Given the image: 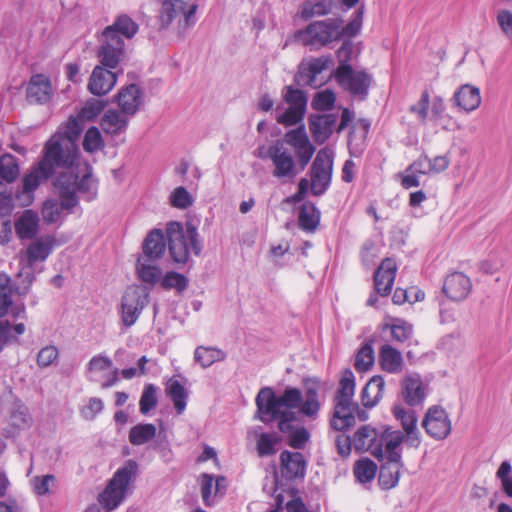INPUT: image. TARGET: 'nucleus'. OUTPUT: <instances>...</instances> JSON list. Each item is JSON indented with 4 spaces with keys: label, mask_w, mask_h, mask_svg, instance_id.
<instances>
[{
    "label": "nucleus",
    "mask_w": 512,
    "mask_h": 512,
    "mask_svg": "<svg viewBox=\"0 0 512 512\" xmlns=\"http://www.w3.org/2000/svg\"><path fill=\"white\" fill-rule=\"evenodd\" d=\"M304 382V398L302 391L296 387L286 388L280 396H277L270 387L262 388L256 397L259 419L262 422L276 421L278 429L283 433L293 429V423L297 420L293 409H299L305 417L316 419L321 410L320 381L306 379Z\"/></svg>",
    "instance_id": "nucleus-1"
},
{
    "label": "nucleus",
    "mask_w": 512,
    "mask_h": 512,
    "mask_svg": "<svg viewBox=\"0 0 512 512\" xmlns=\"http://www.w3.org/2000/svg\"><path fill=\"white\" fill-rule=\"evenodd\" d=\"M78 159V148L68 143L62 136L53 135L44 145L43 156L21 179V189L15 194L23 207L30 206L35 199V191L52 177L57 168L74 171Z\"/></svg>",
    "instance_id": "nucleus-2"
},
{
    "label": "nucleus",
    "mask_w": 512,
    "mask_h": 512,
    "mask_svg": "<svg viewBox=\"0 0 512 512\" xmlns=\"http://www.w3.org/2000/svg\"><path fill=\"white\" fill-rule=\"evenodd\" d=\"M91 184L90 171H86L81 177L74 171L61 172L54 181L60 203L46 201L42 208L43 220L48 224L57 222L63 209L69 210L78 204L76 193L90 191Z\"/></svg>",
    "instance_id": "nucleus-3"
},
{
    "label": "nucleus",
    "mask_w": 512,
    "mask_h": 512,
    "mask_svg": "<svg viewBox=\"0 0 512 512\" xmlns=\"http://www.w3.org/2000/svg\"><path fill=\"white\" fill-rule=\"evenodd\" d=\"M138 24L123 14L116 18L112 25L102 32V42L97 57L102 66L115 69L125 57L123 38L131 39L138 32Z\"/></svg>",
    "instance_id": "nucleus-4"
},
{
    "label": "nucleus",
    "mask_w": 512,
    "mask_h": 512,
    "mask_svg": "<svg viewBox=\"0 0 512 512\" xmlns=\"http://www.w3.org/2000/svg\"><path fill=\"white\" fill-rule=\"evenodd\" d=\"M355 376L350 369L341 373L338 388L333 398V412L330 427L337 432H344L355 426V412L358 403L354 401Z\"/></svg>",
    "instance_id": "nucleus-5"
},
{
    "label": "nucleus",
    "mask_w": 512,
    "mask_h": 512,
    "mask_svg": "<svg viewBox=\"0 0 512 512\" xmlns=\"http://www.w3.org/2000/svg\"><path fill=\"white\" fill-rule=\"evenodd\" d=\"M168 246L172 259L177 263H186L191 253L198 256L201 243L198 232L192 223H186L185 228L179 222H170L166 228Z\"/></svg>",
    "instance_id": "nucleus-6"
},
{
    "label": "nucleus",
    "mask_w": 512,
    "mask_h": 512,
    "mask_svg": "<svg viewBox=\"0 0 512 512\" xmlns=\"http://www.w3.org/2000/svg\"><path fill=\"white\" fill-rule=\"evenodd\" d=\"M137 472L138 464L131 459L116 470L105 489L98 495V502L103 509L110 512L122 503L130 483L136 478Z\"/></svg>",
    "instance_id": "nucleus-7"
},
{
    "label": "nucleus",
    "mask_w": 512,
    "mask_h": 512,
    "mask_svg": "<svg viewBox=\"0 0 512 512\" xmlns=\"http://www.w3.org/2000/svg\"><path fill=\"white\" fill-rule=\"evenodd\" d=\"M304 46L319 49L341 39L340 19L329 18L313 21L295 34Z\"/></svg>",
    "instance_id": "nucleus-8"
},
{
    "label": "nucleus",
    "mask_w": 512,
    "mask_h": 512,
    "mask_svg": "<svg viewBox=\"0 0 512 512\" xmlns=\"http://www.w3.org/2000/svg\"><path fill=\"white\" fill-rule=\"evenodd\" d=\"M260 159H270L273 164L272 175L277 179L291 180L298 174L297 164L284 143L276 140L270 146L261 145L255 151Z\"/></svg>",
    "instance_id": "nucleus-9"
},
{
    "label": "nucleus",
    "mask_w": 512,
    "mask_h": 512,
    "mask_svg": "<svg viewBox=\"0 0 512 512\" xmlns=\"http://www.w3.org/2000/svg\"><path fill=\"white\" fill-rule=\"evenodd\" d=\"M197 8L195 0H164L159 15L161 26L167 27L177 21L180 27H189L195 22Z\"/></svg>",
    "instance_id": "nucleus-10"
},
{
    "label": "nucleus",
    "mask_w": 512,
    "mask_h": 512,
    "mask_svg": "<svg viewBox=\"0 0 512 512\" xmlns=\"http://www.w3.org/2000/svg\"><path fill=\"white\" fill-rule=\"evenodd\" d=\"M149 303V293L139 286H130L121 299L120 318L123 326L129 328L139 319Z\"/></svg>",
    "instance_id": "nucleus-11"
},
{
    "label": "nucleus",
    "mask_w": 512,
    "mask_h": 512,
    "mask_svg": "<svg viewBox=\"0 0 512 512\" xmlns=\"http://www.w3.org/2000/svg\"><path fill=\"white\" fill-rule=\"evenodd\" d=\"M421 426L426 434L436 441L445 440L452 431L450 416L440 405H432L426 410Z\"/></svg>",
    "instance_id": "nucleus-12"
},
{
    "label": "nucleus",
    "mask_w": 512,
    "mask_h": 512,
    "mask_svg": "<svg viewBox=\"0 0 512 512\" xmlns=\"http://www.w3.org/2000/svg\"><path fill=\"white\" fill-rule=\"evenodd\" d=\"M338 84L352 95L365 97L371 84L370 76L364 71H354L350 64L339 65L334 72Z\"/></svg>",
    "instance_id": "nucleus-13"
},
{
    "label": "nucleus",
    "mask_w": 512,
    "mask_h": 512,
    "mask_svg": "<svg viewBox=\"0 0 512 512\" xmlns=\"http://www.w3.org/2000/svg\"><path fill=\"white\" fill-rule=\"evenodd\" d=\"M283 99L289 107L282 115L277 117V122L285 126H292L301 122L307 106L306 94L300 89L286 86Z\"/></svg>",
    "instance_id": "nucleus-14"
},
{
    "label": "nucleus",
    "mask_w": 512,
    "mask_h": 512,
    "mask_svg": "<svg viewBox=\"0 0 512 512\" xmlns=\"http://www.w3.org/2000/svg\"><path fill=\"white\" fill-rule=\"evenodd\" d=\"M333 171V159L328 152L320 150L311 167V191L322 195L329 187Z\"/></svg>",
    "instance_id": "nucleus-15"
},
{
    "label": "nucleus",
    "mask_w": 512,
    "mask_h": 512,
    "mask_svg": "<svg viewBox=\"0 0 512 512\" xmlns=\"http://www.w3.org/2000/svg\"><path fill=\"white\" fill-rule=\"evenodd\" d=\"M284 141L295 151L298 164L304 170L315 153V147L310 142L304 127L289 130L284 135Z\"/></svg>",
    "instance_id": "nucleus-16"
},
{
    "label": "nucleus",
    "mask_w": 512,
    "mask_h": 512,
    "mask_svg": "<svg viewBox=\"0 0 512 512\" xmlns=\"http://www.w3.org/2000/svg\"><path fill=\"white\" fill-rule=\"evenodd\" d=\"M380 434L376 428L370 425L359 427L353 434V447L357 452L369 451L379 461L383 460Z\"/></svg>",
    "instance_id": "nucleus-17"
},
{
    "label": "nucleus",
    "mask_w": 512,
    "mask_h": 512,
    "mask_svg": "<svg viewBox=\"0 0 512 512\" xmlns=\"http://www.w3.org/2000/svg\"><path fill=\"white\" fill-rule=\"evenodd\" d=\"M472 291V281L468 275L460 271L449 273L443 282L442 292L454 302L465 300Z\"/></svg>",
    "instance_id": "nucleus-18"
},
{
    "label": "nucleus",
    "mask_w": 512,
    "mask_h": 512,
    "mask_svg": "<svg viewBox=\"0 0 512 512\" xmlns=\"http://www.w3.org/2000/svg\"><path fill=\"white\" fill-rule=\"evenodd\" d=\"M392 414L403 429L406 443L411 447L418 448L421 444V435L417 428L418 419L416 412L402 405H395L392 408Z\"/></svg>",
    "instance_id": "nucleus-19"
},
{
    "label": "nucleus",
    "mask_w": 512,
    "mask_h": 512,
    "mask_svg": "<svg viewBox=\"0 0 512 512\" xmlns=\"http://www.w3.org/2000/svg\"><path fill=\"white\" fill-rule=\"evenodd\" d=\"M396 275V261L389 257L383 259L373 275L375 292L382 297L388 296L392 291Z\"/></svg>",
    "instance_id": "nucleus-20"
},
{
    "label": "nucleus",
    "mask_w": 512,
    "mask_h": 512,
    "mask_svg": "<svg viewBox=\"0 0 512 512\" xmlns=\"http://www.w3.org/2000/svg\"><path fill=\"white\" fill-rule=\"evenodd\" d=\"M116 81V73L102 65H97L92 71L87 88L91 94L102 96L106 95L113 89Z\"/></svg>",
    "instance_id": "nucleus-21"
},
{
    "label": "nucleus",
    "mask_w": 512,
    "mask_h": 512,
    "mask_svg": "<svg viewBox=\"0 0 512 512\" xmlns=\"http://www.w3.org/2000/svg\"><path fill=\"white\" fill-rule=\"evenodd\" d=\"M306 461L302 453L285 450L280 454V473L287 480L305 476Z\"/></svg>",
    "instance_id": "nucleus-22"
},
{
    "label": "nucleus",
    "mask_w": 512,
    "mask_h": 512,
    "mask_svg": "<svg viewBox=\"0 0 512 512\" xmlns=\"http://www.w3.org/2000/svg\"><path fill=\"white\" fill-rule=\"evenodd\" d=\"M404 441H406V437L402 431L386 428L381 432L380 442L382 444L383 459L399 464L402 458L400 446Z\"/></svg>",
    "instance_id": "nucleus-23"
},
{
    "label": "nucleus",
    "mask_w": 512,
    "mask_h": 512,
    "mask_svg": "<svg viewBox=\"0 0 512 512\" xmlns=\"http://www.w3.org/2000/svg\"><path fill=\"white\" fill-rule=\"evenodd\" d=\"M337 121L335 114L310 115L309 130L317 144L325 143L332 135Z\"/></svg>",
    "instance_id": "nucleus-24"
},
{
    "label": "nucleus",
    "mask_w": 512,
    "mask_h": 512,
    "mask_svg": "<svg viewBox=\"0 0 512 512\" xmlns=\"http://www.w3.org/2000/svg\"><path fill=\"white\" fill-rule=\"evenodd\" d=\"M53 94L51 81L44 74H36L30 78L26 89L27 100L30 103L45 104Z\"/></svg>",
    "instance_id": "nucleus-25"
},
{
    "label": "nucleus",
    "mask_w": 512,
    "mask_h": 512,
    "mask_svg": "<svg viewBox=\"0 0 512 512\" xmlns=\"http://www.w3.org/2000/svg\"><path fill=\"white\" fill-rule=\"evenodd\" d=\"M402 397L411 407L420 405L426 398V388L420 375H407L402 381Z\"/></svg>",
    "instance_id": "nucleus-26"
},
{
    "label": "nucleus",
    "mask_w": 512,
    "mask_h": 512,
    "mask_svg": "<svg viewBox=\"0 0 512 512\" xmlns=\"http://www.w3.org/2000/svg\"><path fill=\"white\" fill-rule=\"evenodd\" d=\"M429 157L426 154L420 155L400 174V183L404 189L418 187L420 185L419 176L430 174Z\"/></svg>",
    "instance_id": "nucleus-27"
},
{
    "label": "nucleus",
    "mask_w": 512,
    "mask_h": 512,
    "mask_svg": "<svg viewBox=\"0 0 512 512\" xmlns=\"http://www.w3.org/2000/svg\"><path fill=\"white\" fill-rule=\"evenodd\" d=\"M53 238L46 237L40 238L32 242L25 251V261L27 268L31 269L32 266L38 261H44L52 251ZM26 267H22L18 273L21 277L25 273Z\"/></svg>",
    "instance_id": "nucleus-28"
},
{
    "label": "nucleus",
    "mask_w": 512,
    "mask_h": 512,
    "mask_svg": "<svg viewBox=\"0 0 512 512\" xmlns=\"http://www.w3.org/2000/svg\"><path fill=\"white\" fill-rule=\"evenodd\" d=\"M455 105L461 110L469 113L476 110L481 104V95L479 88L464 84L453 96Z\"/></svg>",
    "instance_id": "nucleus-29"
},
{
    "label": "nucleus",
    "mask_w": 512,
    "mask_h": 512,
    "mask_svg": "<svg viewBox=\"0 0 512 512\" xmlns=\"http://www.w3.org/2000/svg\"><path fill=\"white\" fill-rule=\"evenodd\" d=\"M128 114L122 110L119 112L114 109L107 110L100 120V126L107 135H119L124 132L129 123Z\"/></svg>",
    "instance_id": "nucleus-30"
},
{
    "label": "nucleus",
    "mask_w": 512,
    "mask_h": 512,
    "mask_svg": "<svg viewBox=\"0 0 512 512\" xmlns=\"http://www.w3.org/2000/svg\"><path fill=\"white\" fill-rule=\"evenodd\" d=\"M141 90L136 84H130L122 88L117 94V104L130 116L134 115L141 105Z\"/></svg>",
    "instance_id": "nucleus-31"
},
{
    "label": "nucleus",
    "mask_w": 512,
    "mask_h": 512,
    "mask_svg": "<svg viewBox=\"0 0 512 512\" xmlns=\"http://www.w3.org/2000/svg\"><path fill=\"white\" fill-rule=\"evenodd\" d=\"M332 64V59L329 56H322L311 59L305 68L302 70V77L305 78L306 83L313 87L318 88L322 86L325 81L319 80L318 76Z\"/></svg>",
    "instance_id": "nucleus-32"
},
{
    "label": "nucleus",
    "mask_w": 512,
    "mask_h": 512,
    "mask_svg": "<svg viewBox=\"0 0 512 512\" xmlns=\"http://www.w3.org/2000/svg\"><path fill=\"white\" fill-rule=\"evenodd\" d=\"M385 381L381 375L373 376L361 392V402L366 408H372L383 398Z\"/></svg>",
    "instance_id": "nucleus-33"
},
{
    "label": "nucleus",
    "mask_w": 512,
    "mask_h": 512,
    "mask_svg": "<svg viewBox=\"0 0 512 512\" xmlns=\"http://www.w3.org/2000/svg\"><path fill=\"white\" fill-rule=\"evenodd\" d=\"M379 363L381 368L391 374L403 370V357L399 350L390 344H384L379 350Z\"/></svg>",
    "instance_id": "nucleus-34"
},
{
    "label": "nucleus",
    "mask_w": 512,
    "mask_h": 512,
    "mask_svg": "<svg viewBox=\"0 0 512 512\" xmlns=\"http://www.w3.org/2000/svg\"><path fill=\"white\" fill-rule=\"evenodd\" d=\"M165 250L166 243L162 231L159 229L151 231L143 243L145 260L147 262L155 261L163 256Z\"/></svg>",
    "instance_id": "nucleus-35"
},
{
    "label": "nucleus",
    "mask_w": 512,
    "mask_h": 512,
    "mask_svg": "<svg viewBox=\"0 0 512 512\" xmlns=\"http://www.w3.org/2000/svg\"><path fill=\"white\" fill-rule=\"evenodd\" d=\"M39 218L33 210H25L15 222V231L20 239H31L38 232Z\"/></svg>",
    "instance_id": "nucleus-36"
},
{
    "label": "nucleus",
    "mask_w": 512,
    "mask_h": 512,
    "mask_svg": "<svg viewBox=\"0 0 512 512\" xmlns=\"http://www.w3.org/2000/svg\"><path fill=\"white\" fill-rule=\"evenodd\" d=\"M390 323H384L382 330H389L391 334L390 340L396 343H405L413 334V327L407 321L401 318L389 317Z\"/></svg>",
    "instance_id": "nucleus-37"
},
{
    "label": "nucleus",
    "mask_w": 512,
    "mask_h": 512,
    "mask_svg": "<svg viewBox=\"0 0 512 512\" xmlns=\"http://www.w3.org/2000/svg\"><path fill=\"white\" fill-rule=\"evenodd\" d=\"M320 223V212L312 202H305L299 209V227L307 232H313Z\"/></svg>",
    "instance_id": "nucleus-38"
},
{
    "label": "nucleus",
    "mask_w": 512,
    "mask_h": 512,
    "mask_svg": "<svg viewBox=\"0 0 512 512\" xmlns=\"http://www.w3.org/2000/svg\"><path fill=\"white\" fill-rule=\"evenodd\" d=\"M166 394L174 404L175 410L178 414H182L187 405L188 393L183 384L175 378H170L166 384Z\"/></svg>",
    "instance_id": "nucleus-39"
},
{
    "label": "nucleus",
    "mask_w": 512,
    "mask_h": 512,
    "mask_svg": "<svg viewBox=\"0 0 512 512\" xmlns=\"http://www.w3.org/2000/svg\"><path fill=\"white\" fill-rule=\"evenodd\" d=\"M377 464L368 457H362L353 465V475L360 484L371 483L377 474Z\"/></svg>",
    "instance_id": "nucleus-40"
},
{
    "label": "nucleus",
    "mask_w": 512,
    "mask_h": 512,
    "mask_svg": "<svg viewBox=\"0 0 512 512\" xmlns=\"http://www.w3.org/2000/svg\"><path fill=\"white\" fill-rule=\"evenodd\" d=\"M334 2L332 0H319L317 2H304L299 11L303 20H308L314 16H325L332 12Z\"/></svg>",
    "instance_id": "nucleus-41"
},
{
    "label": "nucleus",
    "mask_w": 512,
    "mask_h": 512,
    "mask_svg": "<svg viewBox=\"0 0 512 512\" xmlns=\"http://www.w3.org/2000/svg\"><path fill=\"white\" fill-rule=\"evenodd\" d=\"M20 173L18 159L12 154L0 156V178L6 183H13Z\"/></svg>",
    "instance_id": "nucleus-42"
},
{
    "label": "nucleus",
    "mask_w": 512,
    "mask_h": 512,
    "mask_svg": "<svg viewBox=\"0 0 512 512\" xmlns=\"http://www.w3.org/2000/svg\"><path fill=\"white\" fill-rule=\"evenodd\" d=\"M403 466L400 461L399 464L386 462L380 468L379 482L383 488L391 489L399 482L400 468Z\"/></svg>",
    "instance_id": "nucleus-43"
},
{
    "label": "nucleus",
    "mask_w": 512,
    "mask_h": 512,
    "mask_svg": "<svg viewBox=\"0 0 512 512\" xmlns=\"http://www.w3.org/2000/svg\"><path fill=\"white\" fill-rule=\"evenodd\" d=\"M156 435V427L153 424H139L129 431V441L132 445H143Z\"/></svg>",
    "instance_id": "nucleus-44"
},
{
    "label": "nucleus",
    "mask_w": 512,
    "mask_h": 512,
    "mask_svg": "<svg viewBox=\"0 0 512 512\" xmlns=\"http://www.w3.org/2000/svg\"><path fill=\"white\" fill-rule=\"evenodd\" d=\"M194 357L202 367L207 368L213 363L223 360L225 354L223 351L216 348L200 346L195 349Z\"/></svg>",
    "instance_id": "nucleus-45"
},
{
    "label": "nucleus",
    "mask_w": 512,
    "mask_h": 512,
    "mask_svg": "<svg viewBox=\"0 0 512 512\" xmlns=\"http://www.w3.org/2000/svg\"><path fill=\"white\" fill-rule=\"evenodd\" d=\"M374 350L371 343L363 344L357 351L354 367L358 372H367L374 364Z\"/></svg>",
    "instance_id": "nucleus-46"
},
{
    "label": "nucleus",
    "mask_w": 512,
    "mask_h": 512,
    "mask_svg": "<svg viewBox=\"0 0 512 512\" xmlns=\"http://www.w3.org/2000/svg\"><path fill=\"white\" fill-rule=\"evenodd\" d=\"M201 480V494L202 499L206 505H211V496H212V488L215 485V494H217L220 488L223 486L225 482V478L220 476L214 479V477L210 474L203 473L200 476Z\"/></svg>",
    "instance_id": "nucleus-47"
},
{
    "label": "nucleus",
    "mask_w": 512,
    "mask_h": 512,
    "mask_svg": "<svg viewBox=\"0 0 512 512\" xmlns=\"http://www.w3.org/2000/svg\"><path fill=\"white\" fill-rule=\"evenodd\" d=\"M82 146L88 153L96 152L104 147L102 135L97 127H90L86 131Z\"/></svg>",
    "instance_id": "nucleus-48"
},
{
    "label": "nucleus",
    "mask_w": 512,
    "mask_h": 512,
    "mask_svg": "<svg viewBox=\"0 0 512 512\" xmlns=\"http://www.w3.org/2000/svg\"><path fill=\"white\" fill-rule=\"evenodd\" d=\"M170 205L177 209H187L193 204V197L183 186L175 188L169 197Z\"/></svg>",
    "instance_id": "nucleus-49"
},
{
    "label": "nucleus",
    "mask_w": 512,
    "mask_h": 512,
    "mask_svg": "<svg viewBox=\"0 0 512 512\" xmlns=\"http://www.w3.org/2000/svg\"><path fill=\"white\" fill-rule=\"evenodd\" d=\"M105 102L99 99L91 98L78 112L79 117L85 122L93 121L104 110Z\"/></svg>",
    "instance_id": "nucleus-50"
},
{
    "label": "nucleus",
    "mask_w": 512,
    "mask_h": 512,
    "mask_svg": "<svg viewBox=\"0 0 512 512\" xmlns=\"http://www.w3.org/2000/svg\"><path fill=\"white\" fill-rule=\"evenodd\" d=\"M157 388L153 384H147L142 392L139 408L143 415L148 414L157 405Z\"/></svg>",
    "instance_id": "nucleus-51"
},
{
    "label": "nucleus",
    "mask_w": 512,
    "mask_h": 512,
    "mask_svg": "<svg viewBox=\"0 0 512 512\" xmlns=\"http://www.w3.org/2000/svg\"><path fill=\"white\" fill-rule=\"evenodd\" d=\"M188 285V279L180 273L167 272L161 280V286L164 289H175L177 292H183Z\"/></svg>",
    "instance_id": "nucleus-52"
},
{
    "label": "nucleus",
    "mask_w": 512,
    "mask_h": 512,
    "mask_svg": "<svg viewBox=\"0 0 512 512\" xmlns=\"http://www.w3.org/2000/svg\"><path fill=\"white\" fill-rule=\"evenodd\" d=\"M364 6H360L354 13V18L346 25L343 26V21L340 19L341 37H355L361 30L363 24Z\"/></svg>",
    "instance_id": "nucleus-53"
},
{
    "label": "nucleus",
    "mask_w": 512,
    "mask_h": 512,
    "mask_svg": "<svg viewBox=\"0 0 512 512\" xmlns=\"http://www.w3.org/2000/svg\"><path fill=\"white\" fill-rule=\"evenodd\" d=\"M137 272L139 275V278L146 283L154 284L156 283L161 276V270L156 265H151L146 260L144 262H141L139 259L138 266H137Z\"/></svg>",
    "instance_id": "nucleus-54"
},
{
    "label": "nucleus",
    "mask_w": 512,
    "mask_h": 512,
    "mask_svg": "<svg viewBox=\"0 0 512 512\" xmlns=\"http://www.w3.org/2000/svg\"><path fill=\"white\" fill-rule=\"evenodd\" d=\"M430 93L427 89L423 90L418 102L411 105L410 113L416 115L421 123H425L429 115Z\"/></svg>",
    "instance_id": "nucleus-55"
},
{
    "label": "nucleus",
    "mask_w": 512,
    "mask_h": 512,
    "mask_svg": "<svg viewBox=\"0 0 512 512\" xmlns=\"http://www.w3.org/2000/svg\"><path fill=\"white\" fill-rule=\"evenodd\" d=\"M85 121L79 117V114L76 116H70L66 123V135L64 136L62 134H58L59 136H62L68 143L71 145H74L76 148L77 146L72 142V140L79 137L83 130Z\"/></svg>",
    "instance_id": "nucleus-56"
},
{
    "label": "nucleus",
    "mask_w": 512,
    "mask_h": 512,
    "mask_svg": "<svg viewBox=\"0 0 512 512\" xmlns=\"http://www.w3.org/2000/svg\"><path fill=\"white\" fill-rule=\"evenodd\" d=\"M278 442V437L270 433H262L256 445L257 453L260 457L273 455L275 453V445Z\"/></svg>",
    "instance_id": "nucleus-57"
},
{
    "label": "nucleus",
    "mask_w": 512,
    "mask_h": 512,
    "mask_svg": "<svg viewBox=\"0 0 512 512\" xmlns=\"http://www.w3.org/2000/svg\"><path fill=\"white\" fill-rule=\"evenodd\" d=\"M336 95L332 90H324L315 94L312 100V108L318 111H326L334 106Z\"/></svg>",
    "instance_id": "nucleus-58"
},
{
    "label": "nucleus",
    "mask_w": 512,
    "mask_h": 512,
    "mask_svg": "<svg viewBox=\"0 0 512 512\" xmlns=\"http://www.w3.org/2000/svg\"><path fill=\"white\" fill-rule=\"evenodd\" d=\"M10 278L8 275L0 274V317L7 313L8 307L11 304L10 289H9Z\"/></svg>",
    "instance_id": "nucleus-59"
},
{
    "label": "nucleus",
    "mask_w": 512,
    "mask_h": 512,
    "mask_svg": "<svg viewBox=\"0 0 512 512\" xmlns=\"http://www.w3.org/2000/svg\"><path fill=\"white\" fill-rule=\"evenodd\" d=\"M496 22L501 32L512 41V12L508 9H501L497 12Z\"/></svg>",
    "instance_id": "nucleus-60"
},
{
    "label": "nucleus",
    "mask_w": 512,
    "mask_h": 512,
    "mask_svg": "<svg viewBox=\"0 0 512 512\" xmlns=\"http://www.w3.org/2000/svg\"><path fill=\"white\" fill-rule=\"evenodd\" d=\"M335 446L338 455L343 459H347L351 455L352 448H354L353 437L340 433L335 437Z\"/></svg>",
    "instance_id": "nucleus-61"
},
{
    "label": "nucleus",
    "mask_w": 512,
    "mask_h": 512,
    "mask_svg": "<svg viewBox=\"0 0 512 512\" xmlns=\"http://www.w3.org/2000/svg\"><path fill=\"white\" fill-rule=\"evenodd\" d=\"M289 441L288 444L290 447L294 449H302L304 448L305 444L308 442L310 435L307 429L304 427L298 428L294 431L292 429L289 431Z\"/></svg>",
    "instance_id": "nucleus-62"
},
{
    "label": "nucleus",
    "mask_w": 512,
    "mask_h": 512,
    "mask_svg": "<svg viewBox=\"0 0 512 512\" xmlns=\"http://www.w3.org/2000/svg\"><path fill=\"white\" fill-rule=\"evenodd\" d=\"M58 358V350L55 346L42 348L37 355V364L40 367H48Z\"/></svg>",
    "instance_id": "nucleus-63"
},
{
    "label": "nucleus",
    "mask_w": 512,
    "mask_h": 512,
    "mask_svg": "<svg viewBox=\"0 0 512 512\" xmlns=\"http://www.w3.org/2000/svg\"><path fill=\"white\" fill-rule=\"evenodd\" d=\"M429 169L430 174H439L447 170L450 165V158L447 155L429 157Z\"/></svg>",
    "instance_id": "nucleus-64"
}]
</instances>
